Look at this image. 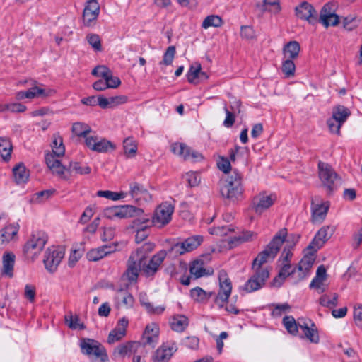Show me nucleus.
<instances>
[{"label": "nucleus", "mask_w": 362, "mask_h": 362, "mask_svg": "<svg viewBox=\"0 0 362 362\" xmlns=\"http://www.w3.org/2000/svg\"><path fill=\"white\" fill-rule=\"evenodd\" d=\"M286 235L287 230L286 228L280 230L267 245L265 249L259 253L257 257L253 260L252 269H268L267 267H264L262 265L274 259L281 246L285 241Z\"/></svg>", "instance_id": "f257e3e1"}, {"label": "nucleus", "mask_w": 362, "mask_h": 362, "mask_svg": "<svg viewBox=\"0 0 362 362\" xmlns=\"http://www.w3.org/2000/svg\"><path fill=\"white\" fill-rule=\"evenodd\" d=\"M242 180V174L236 170H233L223 181V185L221 187L222 196L233 201L241 198L243 194Z\"/></svg>", "instance_id": "f03ea898"}, {"label": "nucleus", "mask_w": 362, "mask_h": 362, "mask_svg": "<svg viewBox=\"0 0 362 362\" xmlns=\"http://www.w3.org/2000/svg\"><path fill=\"white\" fill-rule=\"evenodd\" d=\"M318 175L323 186L329 194L337 190L341 185V177L337 174L332 166L325 162H318Z\"/></svg>", "instance_id": "7ed1b4c3"}, {"label": "nucleus", "mask_w": 362, "mask_h": 362, "mask_svg": "<svg viewBox=\"0 0 362 362\" xmlns=\"http://www.w3.org/2000/svg\"><path fill=\"white\" fill-rule=\"evenodd\" d=\"M253 274L246 281L242 289L252 293L262 288L269 276V269H252Z\"/></svg>", "instance_id": "20e7f679"}, {"label": "nucleus", "mask_w": 362, "mask_h": 362, "mask_svg": "<svg viewBox=\"0 0 362 362\" xmlns=\"http://www.w3.org/2000/svg\"><path fill=\"white\" fill-rule=\"evenodd\" d=\"M219 289L215 298V303L219 308H223L224 303L228 301L232 291L231 281L226 271L218 272Z\"/></svg>", "instance_id": "39448f33"}, {"label": "nucleus", "mask_w": 362, "mask_h": 362, "mask_svg": "<svg viewBox=\"0 0 362 362\" xmlns=\"http://www.w3.org/2000/svg\"><path fill=\"white\" fill-rule=\"evenodd\" d=\"M47 240L48 236L45 232L42 230L33 232L24 245V252L26 255H36L40 252L47 243Z\"/></svg>", "instance_id": "423d86ee"}, {"label": "nucleus", "mask_w": 362, "mask_h": 362, "mask_svg": "<svg viewBox=\"0 0 362 362\" xmlns=\"http://www.w3.org/2000/svg\"><path fill=\"white\" fill-rule=\"evenodd\" d=\"M64 256V251L61 247H49L45 255L44 264L45 268L50 272L57 270L59 264Z\"/></svg>", "instance_id": "0eeeda50"}, {"label": "nucleus", "mask_w": 362, "mask_h": 362, "mask_svg": "<svg viewBox=\"0 0 362 362\" xmlns=\"http://www.w3.org/2000/svg\"><path fill=\"white\" fill-rule=\"evenodd\" d=\"M174 206L171 203L168 202H163L156 209L153 220L151 222L163 226L171 221Z\"/></svg>", "instance_id": "6e6552de"}, {"label": "nucleus", "mask_w": 362, "mask_h": 362, "mask_svg": "<svg viewBox=\"0 0 362 362\" xmlns=\"http://www.w3.org/2000/svg\"><path fill=\"white\" fill-rule=\"evenodd\" d=\"M81 349L83 354L96 358H100L104 361L107 358L105 349L95 340L90 339H83L81 343Z\"/></svg>", "instance_id": "1a4fd4ad"}, {"label": "nucleus", "mask_w": 362, "mask_h": 362, "mask_svg": "<svg viewBox=\"0 0 362 362\" xmlns=\"http://www.w3.org/2000/svg\"><path fill=\"white\" fill-rule=\"evenodd\" d=\"M170 149L174 154L180 156L185 160L196 162L202 159L201 153L192 150L184 143H174L170 146Z\"/></svg>", "instance_id": "9d476101"}, {"label": "nucleus", "mask_w": 362, "mask_h": 362, "mask_svg": "<svg viewBox=\"0 0 362 362\" xmlns=\"http://www.w3.org/2000/svg\"><path fill=\"white\" fill-rule=\"evenodd\" d=\"M86 146L93 151L98 153H107L115 149V146L105 139H99L97 136L87 137L85 141Z\"/></svg>", "instance_id": "9b49d317"}, {"label": "nucleus", "mask_w": 362, "mask_h": 362, "mask_svg": "<svg viewBox=\"0 0 362 362\" xmlns=\"http://www.w3.org/2000/svg\"><path fill=\"white\" fill-rule=\"evenodd\" d=\"M100 13V5L98 0H87L83 11V23L86 27L93 25Z\"/></svg>", "instance_id": "f8f14e48"}, {"label": "nucleus", "mask_w": 362, "mask_h": 362, "mask_svg": "<svg viewBox=\"0 0 362 362\" xmlns=\"http://www.w3.org/2000/svg\"><path fill=\"white\" fill-rule=\"evenodd\" d=\"M166 255L167 252L165 250H160L151 257L148 264H146V261L144 259L143 262L142 270L145 273L146 276H153L159 269V267L163 262Z\"/></svg>", "instance_id": "ddd939ff"}, {"label": "nucleus", "mask_w": 362, "mask_h": 362, "mask_svg": "<svg viewBox=\"0 0 362 362\" xmlns=\"http://www.w3.org/2000/svg\"><path fill=\"white\" fill-rule=\"evenodd\" d=\"M143 262L137 255L131 254L127 261V270L124 274L130 282L136 281L139 272L142 269Z\"/></svg>", "instance_id": "4468645a"}, {"label": "nucleus", "mask_w": 362, "mask_h": 362, "mask_svg": "<svg viewBox=\"0 0 362 362\" xmlns=\"http://www.w3.org/2000/svg\"><path fill=\"white\" fill-rule=\"evenodd\" d=\"M202 241L203 238L200 235L192 236L185 239L183 242L175 244L172 250H175L176 253L183 255L196 249Z\"/></svg>", "instance_id": "2eb2a0df"}, {"label": "nucleus", "mask_w": 362, "mask_h": 362, "mask_svg": "<svg viewBox=\"0 0 362 362\" xmlns=\"http://www.w3.org/2000/svg\"><path fill=\"white\" fill-rule=\"evenodd\" d=\"M319 21L325 28H328L329 25L336 26L339 24V16L334 13L330 3L325 4L322 7Z\"/></svg>", "instance_id": "dca6fc26"}, {"label": "nucleus", "mask_w": 362, "mask_h": 362, "mask_svg": "<svg viewBox=\"0 0 362 362\" xmlns=\"http://www.w3.org/2000/svg\"><path fill=\"white\" fill-rule=\"evenodd\" d=\"M55 156L53 153L45 156L47 167L61 180H68L69 172L64 170L66 165H63L58 159L55 158Z\"/></svg>", "instance_id": "f3484780"}, {"label": "nucleus", "mask_w": 362, "mask_h": 362, "mask_svg": "<svg viewBox=\"0 0 362 362\" xmlns=\"http://www.w3.org/2000/svg\"><path fill=\"white\" fill-rule=\"evenodd\" d=\"M296 15L298 18L308 21L311 24H315L317 20L316 10L311 4L306 1L296 7Z\"/></svg>", "instance_id": "a211bd4d"}, {"label": "nucleus", "mask_w": 362, "mask_h": 362, "mask_svg": "<svg viewBox=\"0 0 362 362\" xmlns=\"http://www.w3.org/2000/svg\"><path fill=\"white\" fill-rule=\"evenodd\" d=\"M332 233L333 229L329 226H324L321 228L315 235L313 240L308 246L307 249L317 251L322 247L325 243L332 236Z\"/></svg>", "instance_id": "6ab92c4d"}, {"label": "nucleus", "mask_w": 362, "mask_h": 362, "mask_svg": "<svg viewBox=\"0 0 362 362\" xmlns=\"http://www.w3.org/2000/svg\"><path fill=\"white\" fill-rule=\"evenodd\" d=\"M274 200L275 199L272 195H268L265 192L260 193L253 199V209L257 214H260L272 206Z\"/></svg>", "instance_id": "aec40b11"}, {"label": "nucleus", "mask_w": 362, "mask_h": 362, "mask_svg": "<svg viewBox=\"0 0 362 362\" xmlns=\"http://www.w3.org/2000/svg\"><path fill=\"white\" fill-rule=\"evenodd\" d=\"M329 208V202L315 204V202L313 201L311 204L312 222L314 223H321L326 218Z\"/></svg>", "instance_id": "412c9836"}, {"label": "nucleus", "mask_w": 362, "mask_h": 362, "mask_svg": "<svg viewBox=\"0 0 362 362\" xmlns=\"http://www.w3.org/2000/svg\"><path fill=\"white\" fill-rule=\"evenodd\" d=\"M151 223L149 218L144 217L143 215L136 218L133 221V227L136 229L135 240L137 243L142 242L148 236L145 229Z\"/></svg>", "instance_id": "4be33fe9"}, {"label": "nucleus", "mask_w": 362, "mask_h": 362, "mask_svg": "<svg viewBox=\"0 0 362 362\" xmlns=\"http://www.w3.org/2000/svg\"><path fill=\"white\" fill-rule=\"evenodd\" d=\"M129 321L126 317L119 320L117 326L113 329L108 335L107 341L109 344H114L121 340L126 334L127 327Z\"/></svg>", "instance_id": "5701e85b"}, {"label": "nucleus", "mask_w": 362, "mask_h": 362, "mask_svg": "<svg viewBox=\"0 0 362 362\" xmlns=\"http://www.w3.org/2000/svg\"><path fill=\"white\" fill-rule=\"evenodd\" d=\"M308 254L305 255L298 265L299 271V278L303 279L308 274L310 269L313 267L315 260V253L317 251L309 250Z\"/></svg>", "instance_id": "b1692460"}, {"label": "nucleus", "mask_w": 362, "mask_h": 362, "mask_svg": "<svg viewBox=\"0 0 362 362\" xmlns=\"http://www.w3.org/2000/svg\"><path fill=\"white\" fill-rule=\"evenodd\" d=\"M176 350L177 348L174 344L170 346L163 344L154 353L153 361V362H168Z\"/></svg>", "instance_id": "393cba45"}, {"label": "nucleus", "mask_w": 362, "mask_h": 362, "mask_svg": "<svg viewBox=\"0 0 362 362\" xmlns=\"http://www.w3.org/2000/svg\"><path fill=\"white\" fill-rule=\"evenodd\" d=\"M116 250V246L105 245L98 248L89 250L86 254V257L89 261L96 262L106 255L114 252Z\"/></svg>", "instance_id": "a878e982"}, {"label": "nucleus", "mask_w": 362, "mask_h": 362, "mask_svg": "<svg viewBox=\"0 0 362 362\" xmlns=\"http://www.w3.org/2000/svg\"><path fill=\"white\" fill-rule=\"evenodd\" d=\"M116 218H125L129 217L139 218L144 215V211L132 205L115 206Z\"/></svg>", "instance_id": "bb28decb"}, {"label": "nucleus", "mask_w": 362, "mask_h": 362, "mask_svg": "<svg viewBox=\"0 0 362 362\" xmlns=\"http://www.w3.org/2000/svg\"><path fill=\"white\" fill-rule=\"evenodd\" d=\"M130 194L136 202H148L151 199L148 190L142 185L136 182L130 185Z\"/></svg>", "instance_id": "cd10ccee"}, {"label": "nucleus", "mask_w": 362, "mask_h": 362, "mask_svg": "<svg viewBox=\"0 0 362 362\" xmlns=\"http://www.w3.org/2000/svg\"><path fill=\"white\" fill-rule=\"evenodd\" d=\"M159 329L156 325H147L143 336L144 346L154 348L158 341Z\"/></svg>", "instance_id": "c85d7f7f"}, {"label": "nucleus", "mask_w": 362, "mask_h": 362, "mask_svg": "<svg viewBox=\"0 0 362 362\" xmlns=\"http://www.w3.org/2000/svg\"><path fill=\"white\" fill-rule=\"evenodd\" d=\"M13 174L15 182L18 185L24 184L28 182L30 173L23 163H18L13 169Z\"/></svg>", "instance_id": "c756f323"}, {"label": "nucleus", "mask_w": 362, "mask_h": 362, "mask_svg": "<svg viewBox=\"0 0 362 362\" xmlns=\"http://www.w3.org/2000/svg\"><path fill=\"white\" fill-rule=\"evenodd\" d=\"M299 327L302 329L303 334L305 338L308 339L311 343L317 344L320 341L318 331L316 325L311 322L310 326L308 324L300 325Z\"/></svg>", "instance_id": "7c9ffc66"}, {"label": "nucleus", "mask_w": 362, "mask_h": 362, "mask_svg": "<svg viewBox=\"0 0 362 362\" xmlns=\"http://www.w3.org/2000/svg\"><path fill=\"white\" fill-rule=\"evenodd\" d=\"M170 325L173 331L182 332L187 327L189 320L183 315H177L170 319Z\"/></svg>", "instance_id": "2f4dec72"}, {"label": "nucleus", "mask_w": 362, "mask_h": 362, "mask_svg": "<svg viewBox=\"0 0 362 362\" xmlns=\"http://www.w3.org/2000/svg\"><path fill=\"white\" fill-rule=\"evenodd\" d=\"M15 263V255L13 253L8 252L3 256V270L2 274L9 278L13 276V267Z\"/></svg>", "instance_id": "473e14b6"}, {"label": "nucleus", "mask_w": 362, "mask_h": 362, "mask_svg": "<svg viewBox=\"0 0 362 362\" xmlns=\"http://www.w3.org/2000/svg\"><path fill=\"white\" fill-rule=\"evenodd\" d=\"M13 146L8 137H0V156L5 161H8L11 157Z\"/></svg>", "instance_id": "72a5a7b5"}, {"label": "nucleus", "mask_w": 362, "mask_h": 362, "mask_svg": "<svg viewBox=\"0 0 362 362\" xmlns=\"http://www.w3.org/2000/svg\"><path fill=\"white\" fill-rule=\"evenodd\" d=\"M300 49V45L298 42H289L283 49L284 57L291 59H296L299 54Z\"/></svg>", "instance_id": "f704fd0d"}, {"label": "nucleus", "mask_w": 362, "mask_h": 362, "mask_svg": "<svg viewBox=\"0 0 362 362\" xmlns=\"http://www.w3.org/2000/svg\"><path fill=\"white\" fill-rule=\"evenodd\" d=\"M204 263L202 259H197L192 262L189 267V272L192 275L194 276L195 278H200L204 275L209 274V272H206L204 269Z\"/></svg>", "instance_id": "c9c22d12"}, {"label": "nucleus", "mask_w": 362, "mask_h": 362, "mask_svg": "<svg viewBox=\"0 0 362 362\" xmlns=\"http://www.w3.org/2000/svg\"><path fill=\"white\" fill-rule=\"evenodd\" d=\"M64 170L69 172V179L73 171L80 175H87L90 173V168L88 165L81 166L78 162H70L69 165H66Z\"/></svg>", "instance_id": "e433bc0d"}, {"label": "nucleus", "mask_w": 362, "mask_h": 362, "mask_svg": "<svg viewBox=\"0 0 362 362\" xmlns=\"http://www.w3.org/2000/svg\"><path fill=\"white\" fill-rule=\"evenodd\" d=\"M64 321L71 329L83 330L86 328L84 324L80 322L79 317L73 315L71 312L64 316Z\"/></svg>", "instance_id": "4c0bfd02"}, {"label": "nucleus", "mask_w": 362, "mask_h": 362, "mask_svg": "<svg viewBox=\"0 0 362 362\" xmlns=\"http://www.w3.org/2000/svg\"><path fill=\"white\" fill-rule=\"evenodd\" d=\"M350 115L351 112L347 107L343 105H337L332 110V116L336 118L341 124H344Z\"/></svg>", "instance_id": "58836bf2"}, {"label": "nucleus", "mask_w": 362, "mask_h": 362, "mask_svg": "<svg viewBox=\"0 0 362 362\" xmlns=\"http://www.w3.org/2000/svg\"><path fill=\"white\" fill-rule=\"evenodd\" d=\"M73 133L80 137H83L85 140L87 137H90L89 133L91 132L90 127L84 123L76 122L72 126Z\"/></svg>", "instance_id": "ea45409f"}, {"label": "nucleus", "mask_w": 362, "mask_h": 362, "mask_svg": "<svg viewBox=\"0 0 362 362\" xmlns=\"http://www.w3.org/2000/svg\"><path fill=\"white\" fill-rule=\"evenodd\" d=\"M139 344L136 342H128L127 344H120L115 349V354H117L120 357H124L126 355L135 351Z\"/></svg>", "instance_id": "a19ab883"}, {"label": "nucleus", "mask_w": 362, "mask_h": 362, "mask_svg": "<svg viewBox=\"0 0 362 362\" xmlns=\"http://www.w3.org/2000/svg\"><path fill=\"white\" fill-rule=\"evenodd\" d=\"M256 234L251 231L243 232L242 235H235L230 239L229 244L233 246L238 245L245 241L252 240L256 237Z\"/></svg>", "instance_id": "79ce46f5"}, {"label": "nucleus", "mask_w": 362, "mask_h": 362, "mask_svg": "<svg viewBox=\"0 0 362 362\" xmlns=\"http://www.w3.org/2000/svg\"><path fill=\"white\" fill-rule=\"evenodd\" d=\"M52 153L57 157L62 156L65 152V148L63 145L62 138L59 136H54L52 144Z\"/></svg>", "instance_id": "37998d69"}, {"label": "nucleus", "mask_w": 362, "mask_h": 362, "mask_svg": "<svg viewBox=\"0 0 362 362\" xmlns=\"http://www.w3.org/2000/svg\"><path fill=\"white\" fill-rule=\"evenodd\" d=\"M155 247V245L152 243H146L141 247L132 252V254L137 255L138 257L144 261L146 259L147 255L152 252Z\"/></svg>", "instance_id": "c03bdc74"}, {"label": "nucleus", "mask_w": 362, "mask_h": 362, "mask_svg": "<svg viewBox=\"0 0 362 362\" xmlns=\"http://www.w3.org/2000/svg\"><path fill=\"white\" fill-rule=\"evenodd\" d=\"M320 304L324 307L332 308L336 307L338 303V295L333 293L330 297L329 295H322L319 299Z\"/></svg>", "instance_id": "a18cd8bd"}, {"label": "nucleus", "mask_w": 362, "mask_h": 362, "mask_svg": "<svg viewBox=\"0 0 362 362\" xmlns=\"http://www.w3.org/2000/svg\"><path fill=\"white\" fill-rule=\"evenodd\" d=\"M223 21L221 17L216 15H211L207 16L202 22V27L207 29L209 27L218 28L221 26Z\"/></svg>", "instance_id": "49530a36"}, {"label": "nucleus", "mask_w": 362, "mask_h": 362, "mask_svg": "<svg viewBox=\"0 0 362 362\" xmlns=\"http://www.w3.org/2000/svg\"><path fill=\"white\" fill-rule=\"evenodd\" d=\"M124 153L128 157H134L137 151V144L136 141L131 139L127 138L123 142Z\"/></svg>", "instance_id": "de8ad7c7"}, {"label": "nucleus", "mask_w": 362, "mask_h": 362, "mask_svg": "<svg viewBox=\"0 0 362 362\" xmlns=\"http://www.w3.org/2000/svg\"><path fill=\"white\" fill-rule=\"evenodd\" d=\"M283 323L285 328L290 334L296 335L298 333L299 325H297L296 320L293 316L284 317L283 319Z\"/></svg>", "instance_id": "09e8293b"}, {"label": "nucleus", "mask_w": 362, "mask_h": 362, "mask_svg": "<svg viewBox=\"0 0 362 362\" xmlns=\"http://www.w3.org/2000/svg\"><path fill=\"white\" fill-rule=\"evenodd\" d=\"M97 195L100 197H105L111 200H119L126 197L127 194L124 192H115L109 190H100L97 192Z\"/></svg>", "instance_id": "8fccbe9b"}, {"label": "nucleus", "mask_w": 362, "mask_h": 362, "mask_svg": "<svg viewBox=\"0 0 362 362\" xmlns=\"http://www.w3.org/2000/svg\"><path fill=\"white\" fill-rule=\"evenodd\" d=\"M86 39L88 43L95 52H100L102 50L101 40L98 35L89 33L86 35Z\"/></svg>", "instance_id": "3c124183"}, {"label": "nucleus", "mask_w": 362, "mask_h": 362, "mask_svg": "<svg viewBox=\"0 0 362 362\" xmlns=\"http://www.w3.org/2000/svg\"><path fill=\"white\" fill-rule=\"evenodd\" d=\"M17 232L18 230L15 226L9 225L0 231V236L5 242H8L13 239V238L17 234Z\"/></svg>", "instance_id": "603ef678"}, {"label": "nucleus", "mask_w": 362, "mask_h": 362, "mask_svg": "<svg viewBox=\"0 0 362 362\" xmlns=\"http://www.w3.org/2000/svg\"><path fill=\"white\" fill-rule=\"evenodd\" d=\"M175 52L176 49L175 46L172 45L168 47L164 53L163 60L160 62V64L166 66L170 65L175 57Z\"/></svg>", "instance_id": "864d4df0"}, {"label": "nucleus", "mask_w": 362, "mask_h": 362, "mask_svg": "<svg viewBox=\"0 0 362 362\" xmlns=\"http://www.w3.org/2000/svg\"><path fill=\"white\" fill-rule=\"evenodd\" d=\"M286 59L283 62L281 70L282 72L288 77L293 76L296 66L293 59L286 58Z\"/></svg>", "instance_id": "5fc2aeb1"}, {"label": "nucleus", "mask_w": 362, "mask_h": 362, "mask_svg": "<svg viewBox=\"0 0 362 362\" xmlns=\"http://www.w3.org/2000/svg\"><path fill=\"white\" fill-rule=\"evenodd\" d=\"M185 178L191 187L197 186L201 180L200 175L197 172L187 173Z\"/></svg>", "instance_id": "6e6d98bb"}, {"label": "nucleus", "mask_w": 362, "mask_h": 362, "mask_svg": "<svg viewBox=\"0 0 362 362\" xmlns=\"http://www.w3.org/2000/svg\"><path fill=\"white\" fill-rule=\"evenodd\" d=\"M327 124L330 132L337 135L340 134V128L343 124L339 122L336 118L332 116V117L327 119Z\"/></svg>", "instance_id": "4d7b16f0"}, {"label": "nucleus", "mask_w": 362, "mask_h": 362, "mask_svg": "<svg viewBox=\"0 0 362 362\" xmlns=\"http://www.w3.org/2000/svg\"><path fill=\"white\" fill-rule=\"evenodd\" d=\"M201 70L200 64H197V65H192L187 73V78L189 83H194L196 78H198L199 76V73Z\"/></svg>", "instance_id": "13d9d810"}, {"label": "nucleus", "mask_w": 362, "mask_h": 362, "mask_svg": "<svg viewBox=\"0 0 362 362\" xmlns=\"http://www.w3.org/2000/svg\"><path fill=\"white\" fill-rule=\"evenodd\" d=\"M191 296L197 301H202L208 299L210 295H208L206 292L200 287H196L191 290Z\"/></svg>", "instance_id": "bf43d9fd"}, {"label": "nucleus", "mask_w": 362, "mask_h": 362, "mask_svg": "<svg viewBox=\"0 0 362 362\" xmlns=\"http://www.w3.org/2000/svg\"><path fill=\"white\" fill-rule=\"evenodd\" d=\"M111 72L110 69L104 65H98L95 66L91 74L95 76H100L103 78L107 77L108 74Z\"/></svg>", "instance_id": "052dcab7"}, {"label": "nucleus", "mask_w": 362, "mask_h": 362, "mask_svg": "<svg viewBox=\"0 0 362 362\" xmlns=\"http://www.w3.org/2000/svg\"><path fill=\"white\" fill-rule=\"evenodd\" d=\"M282 267L279 273V277L285 279L287 276L295 272L296 269H293L290 263L281 262Z\"/></svg>", "instance_id": "680f3d73"}, {"label": "nucleus", "mask_w": 362, "mask_h": 362, "mask_svg": "<svg viewBox=\"0 0 362 362\" xmlns=\"http://www.w3.org/2000/svg\"><path fill=\"white\" fill-rule=\"evenodd\" d=\"M224 111L226 112V117L223 121V125L228 128L231 127L235 123V118L237 114L230 111L226 105L224 107Z\"/></svg>", "instance_id": "e2e57ef3"}, {"label": "nucleus", "mask_w": 362, "mask_h": 362, "mask_svg": "<svg viewBox=\"0 0 362 362\" xmlns=\"http://www.w3.org/2000/svg\"><path fill=\"white\" fill-rule=\"evenodd\" d=\"M231 226L214 227L209 229V233L220 236L226 235L228 232L233 231Z\"/></svg>", "instance_id": "0e129e2a"}, {"label": "nucleus", "mask_w": 362, "mask_h": 362, "mask_svg": "<svg viewBox=\"0 0 362 362\" xmlns=\"http://www.w3.org/2000/svg\"><path fill=\"white\" fill-rule=\"evenodd\" d=\"M104 79H105L107 83L108 88H116L121 84L120 79L117 76H113L112 71Z\"/></svg>", "instance_id": "69168bd1"}, {"label": "nucleus", "mask_w": 362, "mask_h": 362, "mask_svg": "<svg viewBox=\"0 0 362 362\" xmlns=\"http://www.w3.org/2000/svg\"><path fill=\"white\" fill-rule=\"evenodd\" d=\"M217 165L219 170L224 173H228L231 169L230 160L223 156L221 157L220 160L218 162Z\"/></svg>", "instance_id": "338daca9"}, {"label": "nucleus", "mask_w": 362, "mask_h": 362, "mask_svg": "<svg viewBox=\"0 0 362 362\" xmlns=\"http://www.w3.org/2000/svg\"><path fill=\"white\" fill-rule=\"evenodd\" d=\"M354 319L356 326L362 327V305L354 308Z\"/></svg>", "instance_id": "774afa93"}]
</instances>
